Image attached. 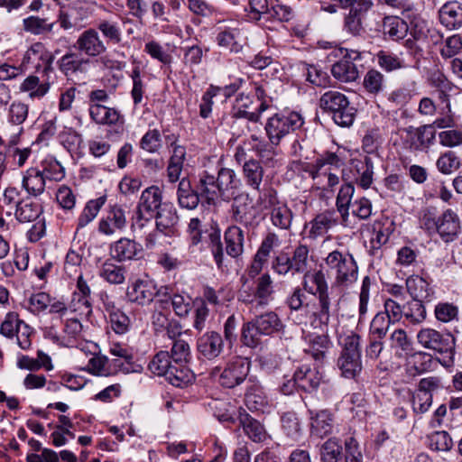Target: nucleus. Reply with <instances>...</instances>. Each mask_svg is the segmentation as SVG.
<instances>
[{
    "label": "nucleus",
    "instance_id": "nucleus-1",
    "mask_svg": "<svg viewBox=\"0 0 462 462\" xmlns=\"http://www.w3.org/2000/svg\"><path fill=\"white\" fill-rule=\"evenodd\" d=\"M285 304L291 315L299 311L302 312L299 323L308 319L312 328L328 333V327L338 302L335 300V295L316 298L315 302L307 301L306 293L300 287H295L288 294Z\"/></svg>",
    "mask_w": 462,
    "mask_h": 462
},
{
    "label": "nucleus",
    "instance_id": "nucleus-2",
    "mask_svg": "<svg viewBox=\"0 0 462 462\" xmlns=\"http://www.w3.org/2000/svg\"><path fill=\"white\" fill-rule=\"evenodd\" d=\"M240 185L241 180L233 169L218 166L217 176L208 171H204L199 175L197 189L200 192L201 199H205L208 205H214L218 199L229 201L235 197Z\"/></svg>",
    "mask_w": 462,
    "mask_h": 462
},
{
    "label": "nucleus",
    "instance_id": "nucleus-3",
    "mask_svg": "<svg viewBox=\"0 0 462 462\" xmlns=\"http://www.w3.org/2000/svg\"><path fill=\"white\" fill-rule=\"evenodd\" d=\"M419 220L420 228L427 234H437L446 243L454 241L460 231L459 217L451 208L439 215L436 207H425L420 212Z\"/></svg>",
    "mask_w": 462,
    "mask_h": 462
},
{
    "label": "nucleus",
    "instance_id": "nucleus-4",
    "mask_svg": "<svg viewBox=\"0 0 462 462\" xmlns=\"http://www.w3.org/2000/svg\"><path fill=\"white\" fill-rule=\"evenodd\" d=\"M327 272L334 277V286L348 288L358 278V265L348 251L333 249L323 258Z\"/></svg>",
    "mask_w": 462,
    "mask_h": 462
},
{
    "label": "nucleus",
    "instance_id": "nucleus-5",
    "mask_svg": "<svg viewBox=\"0 0 462 462\" xmlns=\"http://www.w3.org/2000/svg\"><path fill=\"white\" fill-rule=\"evenodd\" d=\"M283 328L279 316L273 311H268L243 325L241 339L245 346L254 348L261 344L263 336L279 333Z\"/></svg>",
    "mask_w": 462,
    "mask_h": 462
},
{
    "label": "nucleus",
    "instance_id": "nucleus-6",
    "mask_svg": "<svg viewBox=\"0 0 462 462\" xmlns=\"http://www.w3.org/2000/svg\"><path fill=\"white\" fill-rule=\"evenodd\" d=\"M151 373L163 376L166 381L176 387L188 385L194 378L189 367L178 366L170 356V352L161 350L156 353L148 364Z\"/></svg>",
    "mask_w": 462,
    "mask_h": 462
},
{
    "label": "nucleus",
    "instance_id": "nucleus-7",
    "mask_svg": "<svg viewBox=\"0 0 462 462\" xmlns=\"http://www.w3.org/2000/svg\"><path fill=\"white\" fill-rule=\"evenodd\" d=\"M319 105L339 126L348 127L355 121L356 109L350 106L346 95L337 90L329 89L324 92L319 97Z\"/></svg>",
    "mask_w": 462,
    "mask_h": 462
},
{
    "label": "nucleus",
    "instance_id": "nucleus-8",
    "mask_svg": "<svg viewBox=\"0 0 462 462\" xmlns=\"http://www.w3.org/2000/svg\"><path fill=\"white\" fill-rule=\"evenodd\" d=\"M303 125L304 118L300 113L281 112L266 120L264 131L271 143L279 146L283 138L300 129Z\"/></svg>",
    "mask_w": 462,
    "mask_h": 462
},
{
    "label": "nucleus",
    "instance_id": "nucleus-9",
    "mask_svg": "<svg viewBox=\"0 0 462 462\" xmlns=\"http://www.w3.org/2000/svg\"><path fill=\"white\" fill-rule=\"evenodd\" d=\"M337 365L345 378L356 379L360 374L362 361L359 335L351 333L344 337Z\"/></svg>",
    "mask_w": 462,
    "mask_h": 462
},
{
    "label": "nucleus",
    "instance_id": "nucleus-10",
    "mask_svg": "<svg viewBox=\"0 0 462 462\" xmlns=\"http://www.w3.org/2000/svg\"><path fill=\"white\" fill-rule=\"evenodd\" d=\"M243 284L238 291V300L248 305L266 306L274 293L273 282L269 273H263L256 279L254 285L247 278H241Z\"/></svg>",
    "mask_w": 462,
    "mask_h": 462
},
{
    "label": "nucleus",
    "instance_id": "nucleus-11",
    "mask_svg": "<svg viewBox=\"0 0 462 462\" xmlns=\"http://www.w3.org/2000/svg\"><path fill=\"white\" fill-rule=\"evenodd\" d=\"M250 362L244 357L236 356L223 368L215 367L211 375L225 389H235L245 383L250 373Z\"/></svg>",
    "mask_w": 462,
    "mask_h": 462
},
{
    "label": "nucleus",
    "instance_id": "nucleus-12",
    "mask_svg": "<svg viewBox=\"0 0 462 462\" xmlns=\"http://www.w3.org/2000/svg\"><path fill=\"white\" fill-rule=\"evenodd\" d=\"M310 248L306 245H299L295 247L291 256L285 252H280L273 260L272 268L279 275H286L290 273H305L309 272Z\"/></svg>",
    "mask_w": 462,
    "mask_h": 462
},
{
    "label": "nucleus",
    "instance_id": "nucleus-13",
    "mask_svg": "<svg viewBox=\"0 0 462 462\" xmlns=\"http://www.w3.org/2000/svg\"><path fill=\"white\" fill-rule=\"evenodd\" d=\"M329 57L339 59L331 68V73L335 79L345 83L353 82L357 79L359 71L355 61L361 60V53L359 51L335 47L329 53Z\"/></svg>",
    "mask_w": 462,
    "mask_h": 462
},
{
    "label": "nucleus",
    "instance_id": "nucleus-14",
    "mask_svg": "<svg viewBox=\"0 0 462 462\" xmlns=\"http://www.w3.org/2000/svg\"><path fill=\"white\" fill-rule=\"evenodd\" d=\"M443 388L442 380L439 376L421 378L411 395L413 413L416 416L421 417L422 414L428 412L433 402V393Z\"/></svg>",
    "mask_w": 462,
    "mask_h": 462
},
{
    "label": "nucleus",
    "instance_id": "nucleus-15",
    "mask_svg": "<svg viewBox=\"0 0 462 462\" xmlns=\"http://www.w3.org/2000/svg\"><path fill=\"white\" fill-rule=\"evenodd\" d=\"M91 63L90 59L79 51L69 50L57 60V67L68 80L77 82L87 78Z\"/></svg>",
    "mask_w": 462,
    "mask_h": 462
},
{
    "label": "nucleus",
    "instance_id": "nucleus-16",
    "mask_svg": "<svg viewBox=\"0 0 462 462\" xmlns=\"http://www.w3.org/2000/svg\"><path fill=\"white\" fill-rule=\"evenodd\" d=\"M419 344L427 349L451 357L455 349V337L450 333H441L436 329L421 328L417 334Z\"/></svg>",
    "mask_w": 462,
    "mask_h": 462
},
{
    "label": "nucleus",
    "instance_id": "nucleus-17",
    "mask_svg": "<svg viewBox=\"0 0 462 462\" xmlns=\"http://www.w3.org/2000/svg\"><path fill=\"white\" fill-rule=\"evenodd\" d=\"M233 199L230 208L232 219L246 228L258 226L257 211L249 196L242 194L233 197Z\"/></svg>",
    "mask_w": 462,
    "mask_h": 462
},
{
    "label": "nucleus",
    "instance_id": "nucleus-18",
    "mask_svg": "<svg viewBox=\"0 0 462 462\" xmlns=\"http://www.w3.org/2000/svg\"><path fill=\"white\" fill-rule=\"evenodd\" d=\"M159 306L152 315V328L156 333L166 332L170 338H175L181 335V326L179 321L171 318L168 310L169 301L160 300Z\"/></svg>",
    "mask_w": 462,
    "mask_h": 462
},
{
    "label": "nucleus",
    "instance_id": "nucleus-19",
    "mask_svg": "<svg viewBox=\"0 0 462 462\" xmlns=\"http://www.w3.org/2000/svg\"><path fill=\"white\" fill-rule=\"evenodd\" d=\"M131 230L134 236L144 237L147 249L153 248L158 243V234L154 223V216L134 211L131 219Z\"/></svg>",
    "mask_w": 462,
    "mask_h": 462
},
{
    "label": "nucleus",
    "instance_id": "nucleus-20",
    "mask_svg": "<svg viewBox=\"0 0 462 462\" xmlns=\"http://www.w3.org/2000/svg\"><path fill=\"white\" fill-rule=\"evenodd\" d=\"M302 291L308 292L316 298H322L335 295L334 289L336 286L329 288L328 282L325 272L322 269H314L303 274Z\"/></svg>",
    "mask_w": 462,
    "mask_h": 462
},
{
    "label": "nucleus",
    "instance_id": "nucleus-21",
    "mask_svg": "<svg viewBox=\"0 0 462 462\" xmlns=\"http://www.w3.org/2000/svg\"><path fill=\"white\" fill-rule=\"evenodd\" d=\"M158 294L156 284L148 279H137L130 283L126 289L128 301L139 306L151 304Z\"/></svg>",
    "mask_w": 462,
    "mask_h": 462
},
{
    "label": "nucleus",
    "instance_id": "nucleus-22",
    "mask_svg": "<svg viewBox=\"0 0 462 462\" xmlns=\"http://www.w3.org/2000/svg\"><path fill=\"white\" fill-rule=\"evenodd\" d=\"M127 224L125 210L118 205L109 208L106 215L98 222V232L104 236H111L122 232Z\"/></svg>",
    "mask_w": 462,
    "mask_h": 462
},
{
    "label": "nucleus",
    "instance_id": "nucleus-23",
    "mask_svg": "<svg viewBox=\"0 0 462 462\" xmlns=\"http://www.w3.org/2000/svg\"><path fill=\"white\" fill-rule=\"evenodd\" d=\"M75 48L88 59L98 57L106 51L105 42L93 28L87 29L79 35Z\"/></svg>",
    "mask_w": 462,
    "mask_h": 462
},
{
    "label": "nucleus",
    "instance_id": "nucleus-24",
    "mask_svg": "<svg viewBox=\"0 0 462 462\" xmlns=\"http://www.w3.org/2000/svg\"><path fill=\"white\" fill-rule=\"evenodd\" d=\"M54 60L55 53L51 52L43 42H36L27 49L22 60L25 66L34 60L42 62L43 66L42 74L48 77L51 72H53Z\"/></svg>",
    "mask_w": 462,
    "mask_h": 462
},
{
    "label": "nucleus",
    "instance_id": "nucleus-25",
    "mask_svg": "<svg viewBox=\"0 0 462 462\" xmlns=\"http://www.w3.org/2000/svg\"><path fill=\"white\" fill-rule=\"evenodd\" d=\"M90 120L97 125L123 126L125 117L116 107H109L104 105H92L88 106Z\"/></svg>",
    "mask_w": 462,
    "mask_h": 462
},
{
    "label": "nucleus",
    "instance_id": "nucleus-26",
    "mask_svg": "<svg viewBox=\"0 0 462 462\" xmlns=\"http://www.w3.org/2000/svg\"><path fill=\"white\" fill-rule=\"evenodd\" d=\"M179 216L173 204L164 202L162 208L154 215L157 234L171 236L177 232Z\"/></svg>",
    "mask_w": 462,
    "mask_h": 462
},
{
    "label": "nucleus",
    "instance_id": "nucleus-27",
    "mask_svg": "<svg viewBox=\"0 0 462 462\" xmlns=\"http://www.w3.org/2000/svg\"><path fill=\"white\" fill-rule=\"evenodd\" d=\"M142 254V245L127 237L120 238L110 246L112 258L120 263L138 260Z\"/></svg>",
    "mask_w": 462,
    "mask_h": 462
},
{
    "label": "nucleus",
    "instance_id": "nucleus-28",
    "mask_svg": "<svg viewBox=\"0 0 462 462\" xmlns=\"http://www.w3.org/2000/svg\"><path fill=\"white\" fill-rule=\"evenodd\" d=\"M197 349L200 356L208 360H214L224 350V340L216 331L204 333L197 341Z\"/></svg>",
    "mask_w": 462,
    "mask_h": 462
},
{
    "label": "nucleus",
    "instance_id": "nucleus-29",
    "mask_svg": "<svg viewBox=\"0 0 462 462\" xmlns=\"http://www.w3.org/2000/svg\"><path fill=\"white\" fill-rule=\"evenodd\" d=\"M163 204L162 189L158 186L152 185L142 191L135 210L154 216Z\"/></svg>",
    "mask_w": 462,
    "mask_h": 462
},
{
    "label": "nucleus",
    "instance_id": "nucleus-30",
    "mask_svg": "<svg viewBox=\"0 0 462 462\" xmlns=\"http://www.w3.org/2000/svg\"><path fill=\"white\" fill-rule=\"evenodd\" d=\"M51 88V83L48 80L42 81L40 78L34 74L28 75L19 85V92L27 95L28 98L34 100L42 99Z\"/></svg>",
    "mask_w": 462,
    "mask_h": 462
},
{
    "label": "nucleus",
    "instance_id": "nucleus-31",
    "mask_svg": "<svg viewBox=\"0 0 462 462\" xmlns=\"http://www.w3.org/2000/svg\"><path fill=\"white\" fill-rule=\"evenodd\" d=\"M216 40L218 46L234 53L242 51L245 43V38L242 32L236 27H219Z\"/></svg>",
    "mask_w": 462,
    "mask_h": 462
},
{
    "label": "nucleus",
    "instance_id": "nucleus-32",
    "mask_svg": "<svg viewBox=\"0 0 462 462\" xmlns=\"http://www.w3.org/2000/svg\"><path fill=\"white\" fill-rule=\"evenodd\" d=\"M225 251L232 258H238L245 251V234L236 225L229 226L224 232Z\"/></svg>",
    "mask_w": 462,
    "mask_h": 462
},
{
    "label": "nucleus",
    "instance_id": "nucleus-33",
    "mask_svg": "<svg viewBox=\"0 0 462 462\" xmlns=\"http://www.w3.org/2000/svg\"><path fill=\"white\" fill-rule=\"evenodd\" d=\"M337 224V217L334 210L328 209L319 213L309 222V237L316 239L323 236Z\"/></svg>",
    "mask_w": 462,
    "mask_h": 462
},
{
    "label": "nucleus",
    "instance_id": "nucleus-34",
    "mask_svg": "<svg viewBox=\"0 0 462 462\" xmlns=\"http://www.w3.org/2000/svg\"><path fill=\"white\" fill-rule=\"evenodd\" d=\"M406 288L412 300L430 302L435 298V291L428 281L419 275L408 277Z\"/></svg>",
    "mask_w": 462,
    "mask_h": 462
},
{
    "label": "nucleus",
    "instance_id": "nucleus-35",
    "mask_svg": "<svg viewBox=\"0 0 462 462\" xmlns=\"http://www.w3.org/2000/svg\"><path fill=\"white\" fill-rule=\"evenodd\" d=\"M47 186L39 167H31L23 173L22 188L29 197H39L44 193Z\"/></svg>",
    "mask_w": 462,
    "mask_h": 462
},
{
    "label": "nucleus",
    "instance_id": "nucleus-36",
    "mask_svg": "<svg viewBox=\"0 0 462 462\" xmlns=\"http://www.w3.org/2000/svg\"><path fill=\"white\" fill-rule=\"evenodd\" d=\"M294 374L296 383H298V389L306 393L316 391L322 382V374L319 370L317 368H311L308 365H300Z\"/></svg>",
    "mask_w": 462,
    "mask_h": 462
},
{
    "label": "nucleus",
    "instance_id": "nucleus-37",
    "mask_svg": "<svg viewBox=\"0 0 462 462\" xmlns=\"http://www.w3.org/2000/svg\"><path fill=\"white\" fill-rule=\"evenodd\" d=\"M439 22L448 30L462 26V4L450 1L444 4L439 11Z\"/></svg>",
    "mask_w": 462,
    "mask_h": 462
},
{
    "label": "nucleus",
    "instance_id": "nucleus-38",
    "mask_svg": "<svg viewBox=\"0 0 462 462\" xmlns=\"http://www.w3.org/2000/svg\"><path fill=\"white\" fill-rule=\"evenodd\" d=\"M308 171L314 185L319 189L329 190L339 183L338 175L332 172L330 168H324L312 162Z\"/></svg>",
    "mask_w": 462,
    "mask_h": 462
},
{
    "label": "nucleus",
    "instance_id": "nucleus-39",
    "mask_svg": "<svg viewBox=\"0 0 462 462\" xmlns=\"http://www.w3.org/2000/svg\"><path fill=\"white\" fill-rule=\"evenodd\" d=\"M43 213L42 205L32 197H25L14 211V217L19 223H31L38 220Z\"/></svg>",
    "mask_w": 462,
    "mask_h": 462
},
{
    "label": "nucleus",
    "instance_id": "nucleus-40",
    "mask_svg": "<svg viewBox=\"0 0 462 462\" xmlns=\"http://www.w3.org/2000/svg\"><path fill=\"white\" fill-rule=\"evenodd\" d=\"M243 178L246 186L252 189L260 191L264 170L260 161L251 158L245 161L242 168Z\"/></svg>",
    "mask_w": 462,
    "mask_h": 462
},
{
    "label": "nucleus",
    "instance_id": "nucleus-41",
    "mask_svg": "<svg viewBox=\"0 0 462 462\" xmlns=\"http://www.w3.org/2000/svg\"><path fill=\"white\" fill-rule=\"evenodd\" d=\"M22 26L25 32L32 35H47L53 32L55 22L49 17L30 15L23 19Z\"/></svg>",
    "mask_w": 462,
    "mask_h": 462
},
{
    "label": "nucleus",
    "instance_id": "nucleus-42",
    "mask_svg": "<svg viewBox=\"0 0 462 462\" xmlns=\"http://www.w3.org/2000/svg\"><path fill=\"white\" fill-rule=\"evenodd\" d=\"M171 156L167 165V178L171 183L180 180V174L183 170L184 162L186 161L187 151L185 146H174L171 151Z\"/></svg>",
    "mask_w": 462,
    "mask_h": 462
},
{
    "label": "nucleus",
    "instance_id": "nucleus-43",
    "mask_svg": "<svg viewBox=\"0 0 462 462\" xmlns=\"http://www.w3.org/2000/svg\"><path fill=\"white\" fill-rule=\"evenodd\" d=\"M245 402L250 411H263L268 406V398L259 383H252L246 386Z\"/></svg>",
    "mask_w": 462,
    "mask_h": 462
},
{
    "label": "nucleus",
    "instance_id": "nucleus-44",
    "mask_svg": "<svg viewBox=\"0 0 462 462\" xmlns=\"http://www.w3.org/2000/svg\"><path fill=\"white\" fill-rule=\"evenodd\" d=\"M355 193V187L352 183H345L341 186L336 199L337 210L340 214L341 221L344 226L348 225L350 207L353 203L352 199Z\"/></svg>",
    "mask_w": 462,
    "mask_h": 462
},
{
    "label": "nucleus",
    "instance_id": "nucleus-45",
    "mask_svg": "<svg viewBox=\"0 0 462 462\" xmlns=\"http://www.w3.org/2000/svg\"><path fill=\"white\" fill-rule=\"evenodd\" d=\"M334 428L333 415L328 411H319L310 417V432L319 438L332 433Z\"/></svg>",
    "mask_w": 462,
    "mask_h": 462
},
{
    "label": "nucleus",
    "instance_id": "nucleus-46",
    "mask_svg": "<svg viewBox=\"0 0 462 462\" xmlns=\"http://www.w3.org/2000/svg\"><path fill=\"white\" fill-rule=\"evenodd\" d=\"M331 346L332 342L328 333L322 332V334L310 336L308 348H306L305 351L316 361L321 362L326 357V355Z\"/></svg>",
    "mask_w": 462,
    "mask_h": 462
},
{
    "label": "nucleus",
    "instance_id": "nucleus-47",
    "mask_svg": "<svg viewBox=\"0 0 462 462\" xmlns=\"http://www.w3.org/2000/svg\"><path fill=\"white\" fill-rule=\"evenodd\" d=\"M126 269L111 260L105 261L99 268V276L112 285L123 284L125 281Z\"/></svg>",
    "mask_w": 462,
    "mask_h": 462
},
{
    "label": "nucleus",
    "instance_id": "nucleus-48",
    "mask_svg": "<svg viewBox=\"0 0 462 462\" xmlns=\"http://www.w3.org/2000/svg\"><path fill=\"white\" fill-rule=\"evenodd\" d=\"M177 195L179 205L187 209L196 208L199 205V199L201 198L199 190H193L190 187L189 181L186 179H181L180 180Z\"/></svg>",
    "mask_w": 462,
    "mask_h": 462
},
{
    "label": "nucleus",
    "instance_id": "nucleus-49",
    "mask_svg": "<svg viewBox=\"0 0 462 462\" xmlns=\"http://www.w3.org/2000/svg\"><path fill=\"white\" fill-rule=\"evenodd\" d=\"M40 171L47 184L61 181L66 175L65 168L52 157L46 158L41 162Z\"/></svg>",
    "mask_w": 462,
    "mask_h": 462
},
{
    "label": "nucleus",
    "instance_id": "nucleus-50",
    "mask_svg": "<svg viewBox=\"0 0 462 462\" xmlns=\"http://www.w3.org/2000/svg\"><path fill=\"white\" fill-rule=\"evenodd\" d=\"M321 462H342L343 447L337 438L328 439L320 447Z\"/></svg>",
    "mask_w": 462,
    "mask_h": 462
},
{
    "label": "nucleus",
    "instance_id": "nucleus-51",
    "mask_svg": "<svg viewBox=\"0 0 462 462\" xmlns=\"http://www.w3.org/2000/svg\"><path fill=\"white\" fill-rule=\"evenodd\" d=\"M106 200V196H101L96 199L89 200L84 207L78 218L77 229L84 228L89 223H91L97 217L98 212L105 205Z\"/></svg>",
    "mask_w": 462,
    "mask_h": 462
},
{
    "label": "nucleus",
    "instance_id": "nucleus-52",
    "mask_svg": "<svg viewBox=\"0 0 462 462\" xmlns=\"http://www.w3.org/2000/svg\"><path fill=\"white\" fill-rule=\"evenodd\" d=\"M383 32L393 41L403 39L408 32V24L397 16H388L383 20Z\"/></svg>",
    "mask_w": 462,
    "mask_h": 462
},
{
    "label": "nucleus",
    "instance_id": "nucleus-53",
    "mask_svg": "<svg viewBox=\"0 0 462 462\" xmlns=\"http://www.w3.org/2000/svg\"><path fill=\"white\" fill-rule=\"evenodd\" d=\"M377 64L387 72H393L406 67L404 60L390 51H379L376 54Z\"/></svg>",
    "mask_w": 462,
    "mask_h": 462
},
{
    "label": "nucleus",
    "instance_id": "nucleus-54",
    "mask_svg": "<svg viewBox=\"0 0 462 462\" xmlns=\"http://www.w3.org/2000/svg\"><path fill=\"white\" fill-rule=\"evenodd\" d=\"M282 430L283 433L291 440L298 441L302 434L301 426L297 414L293 411H288L281 417Z\"/></svg>",
    "mask_w": 462,
    "mask_h": 462
},
{
    "label": "nucleus",
    "instance_id": "nucleus-55",
    "mask_svg": "<svg viewBox=\"0 0 462 462\" xmlns=\"http://www.w3.org/2000/svg\"><path fill=\"white\" fill-rule=\"evenodd\" d=\"M245 435L254 442H263L267 438V433L264 427L255 419L248 414H245L241 419Z\"/></svg>",
    "mask_w": 462,
    "mask_h": 462
},
{
    "label": "nucleus",
    "instance_id": "nucleus-56",
    "mask_svg": "<svg viewBox=\"0 0 462 462\" xmlns=\"http://www.w3.org/2000/svg\"><path fill=\"white\" fill-rule=\"evenodd\" d=\"M63 338L73 345L85 338L84 326L78 318H69L64 322Z\"/></svg>",
    "mask_w": 462,
    "mask_h": 462
},
{
    "label": "nucleus",
    "instance_id": "nucleus-57",
    "mask_svg": "<svg viewBox=\"0 0 462 462\" xmlns=\"http://www.w3.org/2000/svg\"><path fill=\"white\" fill-rule=\"evenodd\" d=\"M424 301L411 300L404 304L403 317L411 324H420L426 319L427 311Z\"/></svg>",
    "mask_w": 462,
    "mask_h": 462
},
{
    "label": "nucleus",
    "instance_id": "nucleus-58",
    "mask_svg": "<svg viewBox=\"0 0 462 462\" xmlns=\"http://www.w3.org/2000/svg\"><path fill=\"white\" fill-rule=\"evenodd\" d=\"M29 105L22 100L13 101L7 109V122L12 125H23L29 116Z\"/></svg>",
    "mask_w": 462,
    "mask_h": 462
},
{
    "label": "nucleus",
    "instance_id": "nucleus-59",
    "mask_svg": "<svg viewBox=\"0 0 462 462\" xmlns=\"http://www.w3.org/2000/svg\"><path fill=\"white\" fill-rule=\"evenodd\" d=\"M173 344L170 356L172 361L180 367H188L187 363L190 359V347L188 342L181 338H173Z\"/></svg>",
    "mask_w": 462,
    "mask_h": 462
},
{
    "label": "nucleus",
    "instance_id": "nucleus-60",
    "mask_svg": "<svg viewBox=\"0 0 462 462\" xmlns=\"http://www.w3.org/2000/svg\"><path fill=\"white\" fill-rule=\"evenodd\" d=\"M434 315L438 321L449 323L458 320L459 310L458 307L452 302L441 301L435 306Z\"/></svg>",
    "mask_w": 462,
    "mask_h": 462
},
{
    "label": "nucleus",
    "instance_id": "nucleus-61",
    "mask_svg": "<svg viewBox=\"0 0 462 462\" xmlns=\"http://www.w3.org/2000/svg\"><path fill=\"white\" fill-rule=\"evenodd\" d=\"M293 214L286 203L279 205L271 210V221L280 229L288 230L291 227Z\"/></svg>",
    "mask_w": 462,
    "mask_h": 462
},
{
    "label": "nucleus",
    "instance_id": "nucleus-62",
    "mask_svg": "<svg viewBox=\"0 0 462 462\" xmlns=\"http://www.w3.org/2000/svg\"><path fill=\"white\" fill-rule=\"evenodd\" d=\"M251 149L255 152L261 160L268 162L276 155L277 144H273L271 141L265 140L264 137L254 138V142H249Z\"/></svg>",
    "mask_w": 462,
    "mask_h": 462
},
{
    "label": "nucleus",
    "instance_id": "nucleus-63",
    "mask_svg": "<svg viewBox=\"0 0 462 462\" xmlns=\"http://www.w3.org/2000/svg\"><path fill=\"white\" fill-rule=\"evenodd\" d=\"M363 87L367 93L376 95L383 90L384 76L380 71L371 69L364 77Z\"/></svg>",
    "mask_w": 462,
    "mask_h": 462
},
{
    "label": "nucleus",
    "instance_id": "nucleus-64",
    "mask_svg": "<svg viewBox=\"0 0 462 462\" xmlns=\"http://www.w3.org/2000/svg\"><path fill=\"white\" fill-rule=\"evenodd\" d=\"M393 322L385 313L378 312L373 319L370 328L369 337L375 339H383Z\"/></svg>",
    "mask_w": 462,
    "mask_h": 462
}]
</instances>
